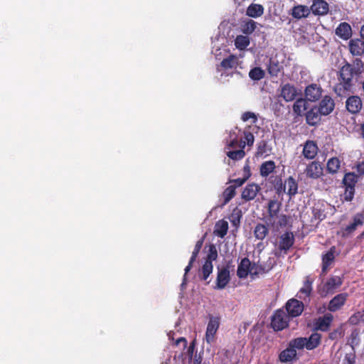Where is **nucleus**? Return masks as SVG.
Listing matches in <instances>:
<instances>
[{
	"instance_id": "nucleus-63",
	"label": "nucleus",
	"mask_w": 364,
	"mask_h": 364,
	"mask_svg": "<svg viewBox=\"0 0 364 364\" xmlns=\"http://www.w3.org/2000/svg\"><path fill=\"white\" fill-rule=\"evenodd\" d=\"M360 135L364 138V122L360 124Z\"/></svg>"
},
{
	"instance_id": "nucleus-21",
	"label": "nucleus",
	"mask_w": 364,
	"mask_h": 364,
	"mask_svg": "<svg viewBox=\"0 0 364 364\" xmlns=\"http://www.w3.org/2000/svg\"><path fill=\"white\" fill-rule=\"evenodd\" d=\"M230 281V271L228 267H223L218 271L216 285L218 288H224Z\"/></svg>"
},
{
	"instance_id": "nucleus-23",
	"label": "nucleus",
	"mask_w": 364,
	"mask_h": 364,
	"mask_svg": "<svg viewBox=\"0 0 364 364\" xmlns=\"http://www.w3.org/2000/svg\"><path fill=\"white\" fill-rule=\"evenodd\" d=\"M311 9L305 5H296L294 6L291 12V15L294 18L301 19L302 18H306L310 14Z\"/></svg>"
},
{
	"instance_id": "nucleus-48",
	"label": "nucleus",
	"mask_w": 364,
	"mask_h": 364,
	"mask_svg": "<svg viewBox=\"0 0 364 364\" xmlns=\"http://www.w3.org/2000/svg\"><path fill=\"white\" fill-rule=\"evenodd\" d=\"M203 239H200L198 241H197L194 250L192 252V255L191 257V262H194L198 255V253L203 246Z\"/></svg>"
},
{
	"instance_id": "nucleus-30",
	"label": "nucleus",
	"mask_w": 364,
	"mask_h": 364,
	"mask_svg": "<svg viewBox=\"0 0 364 364\" xmlns=\"http://www.w3.org/2000/svg\"><path fill=\"white\" fill-rule=\"evenodd\" d=\"M282 203L277 200H270L268 203V214L270 218H274L278 216Z\"/></svg>"
},
{
	"instance_id": "nucleus-36",
	"label": "nucleus",
	"mask_w": 364,
	"mask_h": 364,
	"mask_svg": "<svg viewBox=\"0 0 364 364\" xmlns=\"http://www.w3.org/2000/svg\"><path fill=\"white\" fill-rule=\"evenodd\" d=\"M257 28V23L252 20L248 19L242 23L241 25V30L243 33L246 35L252 34Z\"/></svg>"
},
{
	"instance_id": "nucleus-35",
	"label": "nucleus",
	"mask_w": 364,
	"mask_h": 364,
	"mask_svg": "<svg viewBox=\"0 0 364 364\" xmlns=\"http://www.w3.org/2000/svg\"><path fill=\"white\" fill-rule=\"evenodd\" d=\"M341 167V161L337 157L329 159L326 164V170L328 173L334 174L338 172Z\"/></svg>"
},
{
	"instance_id": "nucleus-31",
	"label": "nucleus",
	"mask_w": 364,
	"mask_h": 364,
	"mask_svg": "<svg viewBox=\"0 0 364 364\" xmlns=\"http://www.w3.org/2000/svg\"><path fill=\"white\" fill-rule=\"evenodd\" d=\"M268 232L269 228L264 224L258 223L255 227L254 235L259 240H263L268 235Z\"/></svg>"
},
{
	"instance_id": "nucleus-29",
	"label": "nucleus",
	"mask_w": 364,
	"mask_h": 364,
	"mask_svg": "<svg viewBox=\"0 0 364 364\" xmlns=\"http://www.w3.org/2000/svg\"><path fill=\"white\" fill-rule=\"evenodd\" d=\"M228 230V223L225 220L218 221L215 226L214 233L218 237L223 238Z\"/></svg>"
},
{
	"instance_id": "nucleus-3",
	"label": "nucleus",
	"mask_w": 364,
	"mask_h": 364,
	"mask_svg": "<svg viewBox=\"0 0 364 364\" xmlns=\"http://www.w3.org/2000/svg\"><path fill=\"white\" fill-rule=\"evenodd\" d=\"M255 263L252 264L247 257L242 258L238 264L237 269V275L240 279L246 278L249 274L252 276H257L259 272L253 271L255 269Z\"/></svg>"
},
{
	"instance_id": "nucleus-51",
	"label": "nucleus",
	"mask_w": 364,
	"mask_h": 364,
	"mask_svg": "<svg viewBox=\"0 0 364 364\" xmlns=\"http://www.w3.org/2000/svg\"><path fill=\"white\" fill-rule=\"evenodd\" d=\"M248 178H249V176L244 177L242 178H239L237 179L230 180L229 183H234V185H232V186H235V188H236L237 187H240V186H242L245 183V181L247 180Z\"/></svg>"
},
{
	"instance_id": "nucleus-62",
	"label": "nucleus",
	"mask_w": 364,
	"mask_h": 364,
	"mask_svg": "<svg viewBox=\"0 0 364 364\" xmlns=\"http://www.w3.org/2000/svg\"><path fill=\"white\" fill-rule=\"evenodd\" d=\"M180 342H183V343H184V346H186V343H187V341H186V338H178V339L176 341V344L178 345Z\"/></svg>"
},
{
	"instance_id": "nucleus-43",
	"label": "nucleus",
	"mask_w": 364,
	"mask_h": 364,
	"mask_svg": "<svg viewBox=\"0 0 364 364\" xmlns=\"http://www.w3.org/2000/svg\"><path fill=\"white\" fill-rule=\"evenodd\" d=\"M306 338H295V339H292L289 343V346L292 348H294V350H301L303 349L304 348H306Z\"/></svg>"
},
{
	"instance_id": "nucleus-34",
	"label": "nucleus",
	"mask_w": 364,
	"mask_h": 364,
	"mask_svg": "<svg viewBox=\"0 0 364 364\" xmlns=\"http://www.w3.org/2000/svg\"><path fill=\"white\" fill-rule=\"evenodd\" d=\"M296 356V350L289 346L288 348L281 352L279 355V360L282 362H289L291 361Z\"/></svg>"
},
{
	"instance_id": "nucleus-25",
	"label": "nucleus",
	"mask_w": 364,
	"mask_h": 364,
	"mask_svg": "<svg viewBox=\"0 0 364 364\" xmlns=\"http://www.w3.org/2000/svg\"><path fill=\"white\" fill-rule=\"evenodd\" d=\"M276 168V164L274 161H266L263 162L259 167V173L262 177L267 178L273 173Z\"/></svg>"
},
{
	"instance_id": "nucleus-44",
	"label": "nucleus",
	"mask_w": 364,
	"mask_h": 364,
	"mask_svg": "<svg viewBox=\"0 0 364 364\" xmlns=\"http://www.w3.org/2000/svg\"><path fill=\"white\" fill-rule=\"evenodd\" d=\"M244 139L245 140H243V141L242 140L240 142V145H239V146L242 149L245 148L246 144L250 146H252L254 144L255 137H254V135L251 132L245 131L244 132Z\"/></svg>"
},
{
	"instance_id": "nucleus-59",
	"label": "nucleus",
	"mask_w": 364,
	"mask_h": 364,
	"mask_svg": "<svg viewBox=\"0 0 364 364\" xmlns=\"http://www.w3.org/2000/svg\"><path fill=\"white\" fill-rule=\"evenodd\" d=\"M359 320V315H353L349 318V322L352 324H356Z\"/></svg>"
},
{
	"instance_id": "nucleus-64",
	"label": "nucleus",
	"mask_w": 364,
	"mask_h": 364,
	"mask_svg": "<svg viewBox=\"0 0 364 364\" xmlns=\"http://www.w3.org/2000/svg\"><path fill=\"white\" fill-rule=\"evenodd\" d=\"M360 33L361 38L364 40V24L361 26Z\"/></svg>"
},
{
	"instance_id": "nucleus-33",
	"label": "nucleus",
	"mask_w": 364,
	"mask_h": 364,
	"mask_svg": "<svg viewBox=\"0 0 364 364\" xmlns=\"http://www.w3.org/2000/svg\"><path fill=\"white\" fill-rule=\"evenodd\" d=\"M284 184H286V188H288L287 193L290 198L297 193L298 183L292 176H289Z\"/></svg>"
},
{
	"instance_id": "nucleus-18",
	"label": "nucleus",
	"mask_w": 364,
	"mask_h": 364,
	"mask_svg": "<svg viewBox=\"0 0 364 364\" xmlns=\"http://www.w3.org/2000/svg\"><path fill=\"white\" fill-rule=\"evenodd\" d=\"M349 50L354 56H360L364 53L363 39L355 38L350 41Z\"/></svg>"
},
{
	"instance_id": "nucleus-53",
	"label": "nucleus",
	"mask_w": 364,
	"mask_h": 364,
	"mask_svg": "<svg viewBox=\"0 0 364 364\" xmlns=\"http://www.w3.org/2000/svg\"><path fill=\"white\" fill-rule=\"evenodd\" d=\"M312 213L313 217L316 220H323L326 218V215L319 209L314 208Z\"/></svg>"
},
{
	"instance_id": "nucleus-13",
	"label": "nucleus",
	"mask_w": 364,
	"mask_h": 364,
	"mask_svg": "<svg viewBox=\"0 0 364 364\" xmlns=\"http://www.w3.org/2000/svg\"><path fill=\"white\" fill-rule=\"evenodd\" d=\"M321 116H322L317 106H314L309 111L306 112V122L309 126H316L321 122Z\"/></svg>"
},
{
	"instance_id": "nucleus-14",
	"label": "nucleus",
	"mask_w": 364,
	"mask_h": 364,
	"mask_svg": "<svg viewBox=\"0 0 364 364\" xmlns=\"http://www.w3.org/2000/svg\"><path fill=\"white\" fill-rule=\"evenodd\" d=\"M310 9L314 15L324 16L328 13L329 5L324 0H314Z\"/></svg>"
},
{
	"instance_id": "nucleus-46",
	"label": "nucleus",
	"mask_w": 364,
	"mask_h": 364,
	"mask_svg": "<svg viewBox=\"0 0 364 364\" xmlns=\"http://www.w3.org/2000/svg\"><path fill=\"white\" fill-rule=\"evenodd\" d=\"M213 271V264L211 261H205L202 267V278L206 280Z\"/></svg>"
},
{
	"instance_id": "nucleus-24",
	"label": "nucleus",
	"mask_w": 364,
	"mask_h": 364,
	"mask_svg": "<svg viewBox=\"0 0 364 364\" xmlns=\"http://www.w3.org/2000/svg\"><path fill=\"white\" fill-rule=\"evenodd\" d=\"M308 102L304 98L297 99L293 105V112L299 117L305 115V112L307 109Z\"/></svg>"
},
{
	"instance_id": "nucleus-19",
	"label": "nucleus",
	"mask_w": 364,
	"mask_h": 364,
	"mask_svg": "<svg viewBox=\"0 0 364 364\" xmlns=\"http://www.w3.org/2000/svg\"><path fill=\"white\" fill-rule=\"evenodd\" d=\"M318 150L317 144L314 141L308 140L304 144L302 153L306 159H313L317 155Z\"/></svg>"
},
{
	"instance_id": "nucleus-12",
	"label": "nucleus",
	"mask_w": 364,
	"mask_h": 364,
	"mask_svg": "<svg viewBox=\"0 0 364 364\" xmlns=\"http://www.w3.org/2000/svg\"><path fill=\"white\" fill-rule=\"evenodd\" d=\"M336 248L335 246H331L328 252L322 255L321 260V270L323 273L328 271L330 266L333 263L335 260V253Z\"/></svg>"
},
{
	"instance_id": "nucleus-45",
	"label": "nucleus",
	"mask_w": 364,
	"mask_h": 364,
	"mask_svg": "<svg viewBox=\"0 0 364 364\" xmlns=\"http://www.w3.org/2000/svg\"><path fill=\"white\" fill-rule=\"evenodd\" d=\"M227 156L232 160L238 161L241 160L245 157V152L244 151V149L240 148V149L239 150L228 151Z\"/></svg>"
},
{
	"instance_id": "nucleus-41",
	"label": "nucleus",
	"mask_w": 364,
	"mask_h": 364,
	"mask_svg": "<svg viewBox=\"0 0 364 364\" xmlns=\"http://www.w3.org/2000/svg\"><path fill=\"white\" fill-rule=\"evenodd\" d=\"M235 186H229L227 187L223 193V205L228 203L230 200L235 196Z\"/></svg>"
},
{
	"instance_id": "nucleus-4",
	"label": "nucleus",
	"mask_w": 364,
	"mask_h": 364,
	"mask_svg": "<svg viewBox=\"0 0 364 364\" xmlns=\"http://www.w3.org/2000/svg\"><path fill=\"white\" fill-rule=\"evenodd\" d=\"M289 316L283 310H277L272 317L271 325L276 331H281L287 327Z\"/></svg>"
},
{
	"instance_id": "nucleus-57",
	"label": "nucleus",
	"mask_w": 364,
	"mask_h": 364,
	"mask_svg": "<svg viewBox=\"0 0 364 364\" xmlns=\"http://www.w3.org/2000/svg\"><path fill=\"white\" fill-rule=\"evenodd\" d=\"M357 171L360 175H364V161L359 162L356 166Z\"/></svg>"
},
{
	"instance_id": "nucleus-20",
	"label": "nucleus",
	"mask_w": 364,
	"mask_h": 364,
	"mask_svg": "<svg viewBox=\"0 0 364 364\" xmlns=\"http://www.w3.org/2000/svg\"><path fill=\"white\" fill-rule=\"evenodd\" d=\"M333 318V316L331 314H326L323 316H320L316 320L315 327L322 331H326L328 330Z\"/></svg>"
},
{
	"instance_id": "nucleus-39",
	"label": "nucleus",
	"mask_w": 364,
	"mask_h": 364,
	"mask_svg": "<svg viewBox=\"0 0 364 364\" xmlns=\"http://www.w3.org/2000/svg\"><path fill=\"white\" fill-rule=\"evenodd\" d=\"M314 279L311 276H306L303 284V287L300 289L299 292L305 294L306 296H310L312 291V284Z\"/></svg>"
},
{
	"instance_id": "nucleus-9",
	"label": "nucleus",
	"mask_w": 364,
	"mask_h": 364,
	"mask_svg": "<svg viewBox=\"0 0 364 364\" xmlns=\"http://www.w3.org/2000/svg\"><path fill=\"white\" fill-rule=\"evenodd\" d=\"M317 108L323 116H327L333 111L335 102L331 96L325 95L319 102Z\"/></svg>"
},
{
	"instance_id": "nucleus-11",
	"label": "nucleus",
	"mask_w": 364,
	"mask_h": 364,
	"mask_svg": "<svg viewBox=\"0 0 364 364\" xmlns=\"http://www.w3.org/2000/svg\"><path fill=\"white\" fill-rule=\"evenodd\" d=\"M323 166L318 161H312L306 168L305 173L310 178H318L323 174Z\"/></svg>"
},
{
	"instance_id": "nucleus-2",
	"label": "nucleus",
	"mask_w": 364,
	"mask_h": 364,
	"mask_svg": "<svg viewBox=\"0 0 364 364\" xmlns=\"http://www.w3.org/2000/svg\"><path fill=\"white\" fill-rule=\"evenodd\" d=\"M220 317L210 316L204 339L208 344L215 341L216 333L220 326Z\"/></svg>"
},
{
	"instance_id": "nucleus-37",
	"label": "nucleus",
	"mask_w": 364,
	"mask_h": 364,
	"mask_svg": "<svg viewBox=\"0 0 364 364\" xmlns=\"http://www.w3.org/2000/svg\"><path fill=\"white\" fill-rule=\"evenodd\" d=\"M358 177L356 174L353 172H349L345 174L343 183L344 186L346 187H353L355 188L356 183H358Z\"/></svg>"
},
{
	"instance_id": "nucleus-52",
	"label": "nucleus",
	"mask_w": 364,
	"mask_h": 364,
	"mask_svg": "<svg viewBox=\"0 0 364 364\" xmlns=\"http://www.w3.org/2000/svg\"><path fill=\"white\" fill-rule=\"evenodd\" d=\"M353 224L355 226L362 225L364 223V215L362 213H357L353 218Z\"/></svg>"
},
{
	"instance_id": "nucleus-54",
	"label": "nucleus",
	"mask_w": 364,
	"mask_h": 364,
	"mask_svg": "<svg viewBox=\"0 0 364 364\" xmlns=\"http://www.w3.org/2000/svg\"><path fill=\"white\" fill-rule=\"evenodd\" d=\"M342 335H343L342 329L338 328V329H336V331L331 332L330 333L329 337L331 339H336L338 337H341Z\"/></svg>"
},
{
	"instance_id": "nucleus-5",
	"label": "nucleus",
	"mask_w": 364,
	"mask_h": 364,
	"mask_svg": "<svg viewBox=\"0 0 364 364\" xmlns=\"http://www.w3.org/2000/svg\"><path fill=\"white\" fill-rule=\"evenodd\" d=\"M346 110L352 114H358L363 109V100L358 95L348 96L345 102Z\"/></svg>"
},
{
	"instance_id": "nucleus-56",
	"label": "nucleus",
	"mask_w": 364,
	"mask_h": 364,
	"mask_svg": "<svg viewBox=\"0 0 364 364\" xmlns=\"http://www.w3.org/2000/svg\"><path fill=\"white\" fill-rule=\"evenodd\" d=\"M288 223V217L286 215H282L279 220V225L282 226H286Z\"/></svg>"
},
{
	"instance_id": "nucleus-42",
	"label": "nucleus",
	"mask_w": 364,
	"mask_h": 364,
	"mask_svg": "<svg viewBox=\"0 0 364 364\" xmlns=\"http://www.w3.org/2000/svg\"><path fill=\"white\" fill-rule=\"evenodd\" d=\"M264 75V71L259 67H255L249 72V77L253 80H260Z\"/></svg>"
},
{
	"instance_id": "nucleus-17",
	"label": "nucleus",
	"mask_w": 364,
	"mask_h": 364,
	"mask_svg": "<svg viewBox=\"0 0 364 364\" xmlns=\"http://www.w3.org/2000/svg\"><path fill=\"white\" fill-rule=\"evenodd\" d=\"M260 187L255 183L247 184L242 193V198L245 201L253 200L256 196Z\"/></svg>"
},
{
	"instance_id": "nucleus-50",
	"label": "nucleus",
	"mask_w": 364,
	"mask_h": 364,
	"mask_svg": "<svg viewBox=\"0 0 364 364\" xmlns=\"http://www.w3.org/2000/svg\"><path fill=\"white\" fill-rule=\"evenodd\" d=\"M355 363V355L353 353H346L345 354L341 364H354Z\"/></svg>"
},
{
	"instance_id": "nucleus-10",
	"label": "nucleus",
	"mask_w": 364,
	"mask_h": 364,
	"mask_svg": "<svg viewBox=\"0 0 364 364\" xmlns=\"http://www.w3.org/2000/svg\"><path fill=\"white\" fill-rule=\"evenodd\" d=\"M286 309L291 316L296 317L302 313L304 310V304L297 299L292 298L287 303Z\"/></svg>"
},
{
	"instance_id": "nucleus-1",
	"label": "nucleus",
	"mask_w": 364,
	"mask_h": 364,
	"mask_svg": "<svg viewBox=\"0 0 364 364\" xmlns=\"http://www.w3.org/2000/svg\"><path fill=\"white\" fill-rule=\"evenodd\" d=\"M364 72V64L360 58H355L352 63L346 62L337 72V82L333 90L340 97H346L352 92L357 78Z\"/></svg>"
},
{
	"instance_id": "nucleus-8",
	"label": "nucleus",
	"mask_w": 364,
	"mask_h": 364,
	"mask_svg": "<svg viewBox=\"0 0 364 364\" xmlns=\"http://www.w3.org/2000/svg\"><path fill=\"white\" fill-rule=\"evenodd\" d=\"M294 235L292 232L287 231L279 237L278 249L287 253L294 244Z\"/></svg>"
},
{
	"instance_id": "nucleus-26",
	"label": "nucleus",
	"mask_w": 364,
	"mask_h": 364,
	"mask_svg": "<svg viewBox=\"0 0 364 364\" xmlns=\"http://www.w3.org/2000/svg\"><path fill=\"white\" fill-rule=\"evenodd\" d=\"M264 14V7L261 4H251L247 9L246 14L252 18H257Z\"/></svg>"
},
{
	"instance_id": "nucleus-38",
	"label": "nucleus",
	"mask_w": 364,
	"mask_h": 364,
	"mask_svg": "<svg viewBox=\"0 0 364 364\" xmlns=\"http://www.w3.org/2000/svg\"><path fill=\"white\" fill-rule=\"evenodd\" d=\"M345 301V297H333L330 301L328 309L331 311H336L341 308Z\"/></svg>"
},
{
	"instance_id": "nucleus-49",
	"label": "nucleus",
	"mask_w": 364,
	"mask_h": 364,
	"mask_svg": "<svg viewBox=\"0 0 364 364\" xmlns=\"http://www.w3.org/2000/svg\"><path fill=\"white\" fill-rule=\"evenodd\" d=\"M241 119L243 122H247L250 119L252 123H256L257 122V116L254 112H245L242 114Z\"/></svg>"
},
{
	"instance_id": "nucleus-40",
	"label": "nucleus",
	"mask_w": 364,
	"mask_h": 364,
	"mask_svg": "<svg viewBox=\"0 0 364 364\" xmlns=\"http://www.w3.org/2000/svg\"><path fill=\"white\" fill-rule=\"evenodd\" d=\"M250 45V38L246 36H237L235 40V46L240 50H245Z\"/></svg>"
},
{
	"instance_id": "nucleus-55",
	"label": "nucleus",
	"mask_w": 364,
	"mask_h": 364,
	"mask_svg": "<svg viewBox=\"0 0 364 364\" xmlns=\"http://www.w3.org/2000/svg\"><path fill=\"white\" fill-rule=\"evenodd\" d=\"M227 143H228L227 145L229 148H235V147H237V146H239V145H240L238 139L236 137L231 139L229 141H228Z\"/></svg>"
},
{
	"instance_id": "nucleus-47",
	"label": "nucleus",
	"mask_w": 364,
	"mask_h": 364,
	"mask_svg": "<svg viewBox=\"0 0 364 364\" xmlns=\"http://www.w3.org/2000/svg\"><path fill=\"white\" fill-rule=\"evenodd\" d=\"M355 195V188L345 186V192L343 193V198L346 201L350 202Z\"/></svg>"
},
{
	"instance_id": "nucleus-27",
	"label": "nucleus",
	"mask_w": 364,
	"mask_h": 364,
	"mask_svg": "<svg viewBox=\"0 0 364 364\" xmlns=\"http://www.w3.org/2000/svg\"><path fill=\"white\" fill-rule=\"evenodd\" d=\"M238 65V58L235 55H230L228 58H224L220 66L224 70L237 68Z\"/></svg>"
},
{
	"instance_id": "nucleus-6",
	"label": "nucleus",
	"mask_w": 364,
	"mask_h": 364,
	"mask_svg": "<svg viewBox=\"0 0 364 364\" xmlns=\"http://www.w3.org/2000/svg\"><path fill=\"white\" fill-rule=\"evenodd\" d=\"M343 284V279L339 276H331L323 287V291L326 294H333L338 291Z\"/></svg>"
},
{
	"instance_id": "nucleus-22",
	"label": "nucleus",
	"mask_w": 364,
	"mask_h": 364,
	"mask_svg": "<svg viewBox=\"0 0 364 364\" xmlns=\"http://www.w3.org/2000/svg\"><path fill=\"white\" fill-rule=\"evenodd\" d=\"M336 36L343 40L349 39L352 36V29L349 23L346 22L341 23L336 28Z\"/></svg>"
},
{
	"instance_id": "nucleus-61",
	"label": "nucleus",
	"mask_w": 364,
	"mask_h": 364,
	"mask_svg": "<svg viewBox=\"0 0 364 364\" xmlns=\"http://www.w3.org/2000/svg\"><path fill=\"white\" fill-rule=\"evenodd\" d=\"M194 348H195V343H194V342H193L191 343V345L189 346L188 350V354L191 356H192V355H193Z\"/></svg>"
},
{
	"instance_id": "nucleus-16",
	"label": "nucleus",
	"mask_w": 364,
	"mask_h": 364,
	"mask_svg": "<svg viewBox=\"0 0 364 364\" xmlns=\"http://www.w3.org/2000/svg\"><path fill=\"white\" fill-rule=\"evenodd\" d=\"M269 182L273 186L278 196H282L286 193V184L283 183L281 175L271 176L269 178Z\"/></svg>"
},
{
	"instance_id": "nucleus-28",
	"label": "nucleus",
	"mask_w": 364,
	"mask_h": 364,
	"mask_svg": "<svg viewBox=\"0 0 364 364\" xmlns=\"http://www.w3.org/2000/svg\"><path fill=\"white\" fill-rule=\"evenodd\" d=\"M268 73L272 77H277L281 71L283 70V66L273 58L269 60Z\"/></svg>"
},
{
	"instance_id": "nucleus-58",
	"label": "nucleus",
	"mask_w": 364,
	"mask_h": 364,
	"mask_svg": "<svg viewBox=\"0 0 364 364\" xmlns=\"http://www.w3.org/2000/svg\"><path fill=\"white\" fill-rule=\"evenodd\" d=\"M357 228V226L355 225V224H353V223H350V225H347L346 227V229H345V231L347 232V233H351L353 232V231H355Z\"/></svg>"
},
{
	"instance_id": "nucleus-60",
	"label": "nucleus",
	"mask_w": 364,
	"mask_h": 364,
	"mask_svg": "<svg viewBox=\"0 0 364 364\" xmlns=\"http://www.w3.org/2000/svg\"><path fill=\"white\" fill-rule=\"evenodd\" d=\"M193 263V262H191V259L190 258V260H189L188 264V265L186 266V267L185 268V274H186L190 271V269H191V267H192Z\"/></svg>"
},
{
	"instance_id": "nucleus-32",
	"label": "nucleus",
	"mask_w": 364,
	"mask_h": 364,
	"mask_svg": "<svg viewBox=\"0 0 364 364\" xmlns=\"http://www.w3.org/2000/svg\"><path fill=\"white\" fill-rule=\"evenodd\" d=\"M321 336L320 333H314L309 338H306V348L313 350L316 348L321 343Z\"/></svg>"
},
{
	"instance_id": "nucleus-15",
	"label": "nucleus",
	"mask_w": 364,
	"mask_h": 364,
	"mask_svg": "<svg viewBox=\"0 0 364 364\" xmlns=\"http://www.w3.org/2000/svg\"><path fill=\"white\" fill-rule=\"evenodd\" d=\"M297 95L296 88L289 83L285 84L281 88L280 96L283 97L286 102H291L294 100Z\"/></svg>"
},
{
	"instance_id": "nucleus-7",
	"label": "nucleus",
	"mask_w": 364,
	"mask_h": 364,
	"mask_svg": "<svg viewBox=\"0 0 364 364\" xmlns=\"http://www.w3.org/2000/svg\"><path fill=\"white\" fill-rule=\"evenodd\" d=\"M323 89L320 85L311 83L306 87L304 90L305 97L307 101L316 102L322 96Z\"/></svg>"
}]
</instances>
